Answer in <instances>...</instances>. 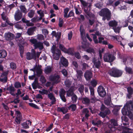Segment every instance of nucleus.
Instances as JSON below:
<instances>
[{
    "mask_svg": "<svg viewBox=\"0 0 133 133\" xmlns=\"http://www.w3.org/2000/svg\"><path fill=\"white\" fill-rule=\"evenodd\" d=\"M37 38L38 40H42L44 39L43 35L42 34H38L37 36Z\"/></svg>",
    "mask_w": 133,
    "mask_h": 133,
    "instance_id": "59",
    "label": "nucleus"
},
{
    "mask_svg": "<svg viewBox=\"0 0 133 133\" xmlns=\"http://www.w3.org/2000/svg\"><path fill=\"white\" fill-rule=\"evenodd\" d=\"M82 103L86 105H88L90 103V100L87 97L83 98H82Z\"/></svg>",
    "mask_w": 133,
    "mask_h": 133,
    "instance_id": "23",
    "label": "nucleus"
},
{
    "mask_svg": "<svg viewBox=\"0 0 133 133\" xmlns=\"http://www.w3.org/2000/svg\"><path fill=\"white\" fill-rule=\"evenodd\" d=\"M74 55L78 59H80L81 58V57L80 54L78 52H75L74 53Z\"/></svg>",
    "mask_w": 133,
    "mask_h": 133,
    "instance_id": "51",
    "label": "nucleus"
},
{
    "mask_svg": "<svg viewBox=\"0 0 133 133\" xmlns=\"http://www.w3.org/2000/svg\"><path fill=\"white\" fill-rule=\"evenodd\" d=\"M91 123L94 126H96L98 127L99 125H100L102 124V122L100 120H99L97 121V122H95L94 120L92 121Z\"/></svg>",
    "mask_w": 133,
    "mask_h": 133,
    "instance_id": "32",
    "label": "nucleus"
},
{
    "mask_svg": "<svg viewBox=\"0 0 133 133\" xmlns=\"http://www.w3.org/2000/svg\"><path fill=\"white\" fill-rule=\"evenodd\" d=\"M90 83L93 88L96 87L97 84V82L95 79H93L90 82Z\"/></svg>",
    "mask_w": 133,
    "mask_h": 133,
    "instance_id": "41",
    "label": "nucleus"
},
{
    "mask_svg": "<svg viewBox=\"0 0 133 133\" xmlns=\"http://www.w3.org/2000/svg\"><path fill=\"white\" fill-rule=\"evenodd\" d=\"M108 126L111 131H113L115 130V127L111 123L108 124Z\"/></svg>",
    "mask_w": 133,
    "mask_h": 133,
    "instance_id": "50",
    "label": "nucleus"
},
{
    "mask_svg": "<svg viewBox=\"0 0 133 133\" xmlns=\"http://www.w3.org/2000/svg\"><path fill=\"white\" fill-rule=\"evenodd\" d=\"M128 94L127 95V97L130 99L131 98V96L133 94V89L131 87H128L127 88Z\"/></svg>",
    "mask_w": 133,
    "mask_h": 133,
    "instance_id": "20",
    "label": "nucleus"
},
{
    "mask_svg": "<svg viewBox=\"0 0 133 133\" xmlns=\"http://www.w3.org/2000/svg\"><path fill=\"white\" fill-rule=\"evenodd\" d=\"M57 49L56 48L55 45H53L51 48V51L53 54H54L55 52V50Z\"/></svg>",
    "mask_w": 133,
    "mask_h": 133,
    "instance_id": "64",
    "label": "nucleus"
},
{
    "mask_svg": "<svg viewBox=\"0 0 133 133\" xmlns=\"http://www.w3.org/2000/svg\"><path fill=\"white\" fill-rule=\"evenodd\" d=\"M104 103L107 106H111L112 104L113 105L112 103L111 95L110 94H107V97L104 101Z\"/></svg>",
    "mask_w": 133,
    "mask_h": 133,
    "instance_id": "10",
    "label": "nucleus"
},
{
    "mask_svg": "<svg viewBox=\"0 0 133 133\" xmlns=\"http://www.w3.org/2000/svg\"><path fill=\"white\" fill-rule=\"evenodd\" d=\"M30 70L34 72L35 71H36V75L38 77H40L43 74L42 70L41 67L38 66L37 64L34 65V68L30 69Z\"/></svg>",
    "mask_w": 133,
    "mask_h": 133,
    "instance_id": "6",
    "label": "nucleus"
},
{
    "mask_svg": "<svg viewBox=\"0 0 133 133\" xmlns=\"http://www.w3.org/2000/svg\"><path fill=\"white\" fill-rule=\"evenodd\" d=\"M89 89L90 91L91 95V100H93L94 101H96V97H95L94 94V89L92 86H89Z\"/></svg>",
    "mask_w": 133,
    "mask_h": 133,
    "instance_id": "13",
    "label": "nucleus"
},
{
    "mask_svg": "<svg viewBox=\"0 0 133 133\" xmlns=\"http://www.w3.org/2000/svg\"><path fill=\"white\" fill-rule=\"evenodd\" d=\"M21 11L23 13H26L27 12V10L25 5H21L20 7Z\"/></svg>",
    "mask_w": 133,
    "mask_h": 133,
    "instance_id": "45",
    "label": "nucleus"
},
{
    "mask_svg": "<svg viewBox=\"0 0 133 133\" xmlns=\"http://www.w3.org/2000/svg\"><path fill=\"white\" fill-rule=\"evenodd\" d=\"M132 110L126 103L122 110V112L123 115H132Z\"/></svg>",
    "mask_w": 133,
    "mask_h": 133,
    "instance_id": "5",
    "label": "nucleus"
},
{
    "mask_svg": "<svg viewBox=\"0 0 133 133\" xmlns=\"http://www.w3.org/2000/svg\"><path fill=\"white\" fill-rule=\"evenodd\" d=\"M77 96L75 94H74L72 96L71 99L72 101V103H75L76 102L77 99Z\"/></svg>",
    "mask_w": 133,
    "mask_h": 133,
    "instance_id": "48",
    "label": "nucleus"
},
{
    "mask_svg": "<svg viewBox=\"0 0 133 133\" xmlns=\"http://www.w3.org/2000/svg\"><path fill=\"white\" fill-rule=\"evenodd\" d=\"M84 86L83 84L81 85H80L79 87L78 88V90L81 94L82 95L83 94V91L84 90Z\"/></svg>",
    "mask_w": 133,
    "mask_h": 133,
    "instance_id": "38",
    "label": "nucleus"
},
{
    "mask_svg": "<svg viewBox=\"0 0 133 133\" xmlns=\"http://www.w3.org/2000/svg\"><path fill=\"white\" fill-rule=\"evenodd\" d=\"M74 94V91L71 88H70L67 91V95L68 97L72 96Z\"/></svg>",
    "mask_w": 133,
    "mask_h": 133,
    "instance_id": "39",
    "label": "nucleus"
},
{
    "mask_svg": "<svg viewBox=\"0 0 133 133\" xmlns=\"http://www.w3.org/2000/svg\"><path fill=\"white\" fill-rule=\"evenodd\" d=\"M59 47V49L65 53L67 49L62 44H60Z\"/></svg>",
    "mask_w": 133,
    "mask_h": 133,
    "instance_id": "40",
    "label": "nucleus"
},
{
    "mask_svg": "<svg viewBox=\"0 0 133 133\" xmlns=\"http://www.w3.org/2000/svg\"><path fill=\"white\" fill-rule=\"evenodd\" d=\"M69 11V9L68 8H66L64 9V18L66 17L68 15V13Z\"/></svg>",
    "mask_w": 133,
    "mask_h": 133,
    "instance_id": "49",
    "label": "nucleus"
},
{
    "mask_svg": "<svg viewBox=\"0 0 133 133\" xmlns=\"http://www.w3.org/2000/svg\"><path fill=\"white\" fill-rule=\"evenodd\" d=\"M74 12L72 10H71L69 12L66 18H67L72 16H74Z\"/></svg>",
    "mask_w": 133,
    "mask_h": 133,
    "instance_id": "58",
    "label": "nucleus"
},
{
    "mask_svg": "<svg viewBox=\"0 0 133 133\" xmlns=\"http://www.w3.org/2000/svg\"><path fill=\"white\" fill-rule=\"evenodd\" d=\"M120 109V107L119 106H116L112 110V112L114 115H117L118 112Z\"/></svg>",
    "mask_w": 133,
    "mask_h": 133,
    "instance_id": "33",
    "label": "nucleus"
},
{
    "mask_svg": "<svg viewBox=\"0 0 133 133\" xmlns=\"http://www.w3.org/2000/svg\"><path fill=\"white\" fill-rule=\"evenodd\" d=\"M110 123L114 126V127L118 125L117 121L114 119H112L110 121Z\"/></svg>",
    "mask_w": 133,
    "mask_h": 133,
    "instance_id": "55",
    "label": "nucleus"
},
{
    "mask_svg": "<svg viewBox=\"0 0 133 133\" xmlns=\"http://www.w3.org/2000/svg\"><path fill=\"white\" fill-rule=\"evenodd\" d=\"M80 1L81 4L83 6L84 8H86L87 7L88 5V3L86 2L84 0H79Z\"/></svg>",
    "mask_w": 133,
    "mask_h": 133,
    "instance_id": "44",
    "label": "nucleus"
},
{
    "mask_svg": "<svg viewBox=\"0 0 133 133\" xmlns=\"http://www.w3.org/2000/svg\"><path fill=\"white\" fill-rule=\"evenodd\" d=\"M124 70L126 73L129 74L131 75L133 74V70L132 68L130 67L126 66L124 68Z\"/></svg>",
    "mask_w": 133,
    "mask_h": 133,
    "instance_id": "22",
    "label": "nucleus"
},
{
    "mask_svg": "<svg viewBox=\"0 0 133 133\" xmlns=\"http://www.w3.org/2000/svg\"><path fill=\"white\" fill-rule=\"evenodd\" d=\"M72 64L74 66L75 68H74L75 70H77L78 68V64L77 62L73 61L72 62Z\"/></svg>",
    "mask_w": 133,
    "mask_h": 133,
    "instance_id": "56",
    "label": "nucleus"
},
{
    "mask_svg": "<svg viewBox=\"0 0 133 133\" xmlns=\"http://www.w3.org/2000/svg\"><path fill=\"white\" fill-rule=\"evenodd\" d=\"M71 84V81L69 79H66L65 81V84L66 86L67 87H69Z\"/></svg>",
    "mask_w": 133,
    "mask_h": 133,
    "instance_id": "42",
    "label": "nucleus"
},
{
    "mask_svg": "<svg viewBox=\"0 0 133 133\" xmlns=\"http://www.w3.org/2000/svg\"><path fill=\"white\" fill-rule=\"evenodd\" d=\"M65 91L63 88L61 89L59 91V96L62 95H65Z\"/></svg>",
    "mask_w": 133,
    "mask_h": 133,
    "instance_id": "57",
    "label": "nucleus"
},
{
    "mask_svg": "<svg viewBox=\"0 0 133 133\" xmlns=\"http://www.w3.org/2000/svg\"><path fill=\"white\" fill-rule=\"evenodd\" d=\"M48 97L51 100V103L52 105L55 104L56 102V98L54 96L52 92H49V94H48Z\"/></svg>",
    "mask_w": 133,
    "mask_h": 133,
    "instance_id": "14",
    "label": "nucleus"
},
{
    "mask_svg": "<svg viewBox=\"0 0 133 133\" xmlns=\"http://www.w3.org/2000/svg\"><path fill=\"white\" fill-rule=\"evenodd\" d=\"M30 41L34 44V46L35 49H39L41 50L44 48L43 43L40 42H38L37 39H36L34 38L30 39Z\"/></svg>",
    "mask_w": 133,
    "mask_h": 133,
    "instance_id": "3",
    "label": "nucleus"
},
{
    "mask_svg": "<svg viewBox=\"0 0 133 133\" xmlns=\"http://www.w3.org/2000/svg\"><path fill=\"white\" fill-rule=\"evenodd\" d=\"M82 113L83 114H85V117L88 119V118L89 116V111L87 108H83L82 111Z\"/></svg>",
    "mask_w": 133,
    "mask_h": 133,
    "instance_id": "28",
    "label": "nucleus"
},
{
    "mask_svg": "<svg viewBox=\"0 0 133 133\" xmlns=\"http://www.w3.org/2000/svg\"><path fill=\"white\" fill-rule=\"evenodd\" d=\"M35 14V11L33 10H31L28 13V16L31 18L34 16Z\"/></svg>",
    "mask_w": 133,
    "mask_h": 133,
    "instance_id": "43",
    "label": "nucleus"
},
{
    "mask_svg": "<svg viewBox=\"0 0 133 133\" xmlns=\"http://www.w3.org/2000/svg\"><path fill=\"white\" fill-rule=\"evenodd\" d=\"M22 16V14L19 11H17L15 13L14 17L16 21H18L20 20Z\"/></svg>",
    "mask_w": 133,
    "mask_h": 133,
    "instance_id": "17",
    "label": "nucleus"
},
{
    "mask_svg": "<svg viewBox=\"0 0 133 133\" xmlns=\"http://www.w3.org/2000/svg\"><path fill=\"white\" fill-rule=\"evenodd\" d=\"M126 103L129 107L131 108V109L132 110L133 109V102L131 101L130 100L127 102Z\"/></svg>",
    "mask_w": 133,
    "mask_h": 133,
    "instance_id": "53",
    "label": "nucleus"
},
{
    "mask_svg": "<svg viewBox=\"0 0 133 133\" xmlns=\"http://www.w3.org/2000/svg\"><path fill=\"white\" fill-rule=\"evenodd\" d=\"M29 123H30V124L31 123V122L29 120L23 123L22 125L23 126V128L25 129L28 128H29L28 126Z\"/></svg>",
    "mask_w": 133,
    "mask_h": 133,
    "instance_id": "26",
    "label": "nucleus"
},
{
    "mask_svg": "<svg viewBox=\"0 0 133 133\" xmlns=\"http://www.w3.org/2000/svg\"><path fill=\"white\" fill-rule=\"evenodd\" d=\"M7 56L6 51L4 50H0V58H4Z\"/></svg>",
    "mask_w": 133,
    "mask_h": 133,
    "instance_id": "30",
    "label": "nucleus"
},
{
    "mask_svg": "<svg viewBox=\"0 0 133 133\" xmlns=\"http://www.w3.org/2000/svg\"><path fill=\"white\" fill-rule=\"evenodd\" d=\"M108 25L110 27L115 28L117 25L118 22L114 20H111L109 22Z\"/></svg>",
    "mask_w": 133,
    "mask_h": 133,
    "instance_id": "21",
    "label": "nucleus"
},
{
    "mask_svg": "<svg viewBox=\"0 0 133 133\" xmlns=\"http://www.w3.org/2000/svg\"><path fill=\"white\" fill-rule=\"evenodd\" d=\"M38 80L37 77L35 78L34 81L32 84V88L34 89H36L37 88V85L38 84Z\"/></svg>",
    "mask_w": 133,
    "mask_h": 133,
    "instance_id": "29",
    "label": "nucleus"
},
{
    "mask_svg": "<svg viewBox=\"0 0 133 133\" xmlns=\"http://www.w3.org/2000/svg\"><path fill=\"white\" fill-rule=\"evenodd\" d=\"M97 92L99 95L101 97H103L106 95V93L104 88L102 86H99L97 89Z\"/></svg>",
    "mask_w": 133,
    "mask_h": 133,
    "instance_id": "9",
    "label": "nucleus"
},
{
    "mask_svg": "<svg viewBox=\"0 0 133 133\" xmlns=\"http://www.w3.org/2000/svg\"><path fill=\"white\" fill-rule=\"evenodd\" d=\"M99 115L103 118L105 117L107 115H109L111 113L109 109L106 107L103 104H101Z\"/></svg>",
    "mask_w": 133,
    "mask_h": 133,
    "instance_id": "2",
    "label": "nucleus"
},
{
    "mask_svg": "<svg viewBox=\"0 0 133 133\" xmlns=\"http://www.w3.org/2000/svg\"><path fill=\"white\" fill-rule=\"evenodd\" d=\"M68 108L69 110H70L71 109V111H74L76 110L77 107L76 105L74 104H71L68 107Z\"/></svg>",
    "mask_w": 133,
    "mask_h": 133,
    "instance_id": "31",
    "label": "nucleus"
},
{
    "mask_svg": "<svg viewBox=\"0 0 133 133\" xmlns=\"http://www.w3.org/2000/svg\"><path fill=\"white\" fill-rule=\"evenodd\" d=\"M84 76L87 81H89L92 77V74L91 71L87 70L84 74Z\"/></svg>",
    "mask_w": 133,
    "mask_h": 133,
    "instance_id": "12",
    "label": "nucleus"
},
{
    "mask_svg": "<svg viewBox=\"0 0 133 133\" xmlns=\"http://www.w3.org/2000/svg\"><path fill=\"white\" fill-rule=\"evenodd\" d=\"M60 77L58 75H51L49 77V80L53 82L55 84H57L60 82Z\"/></svg>",
    "mask_w": 133,
    "mask_h": 133,
    "instance_id": "8",
    "label": "nucleus"
},
{
    "mask_svg": "<svg viewBox=\"0 0 133 133\" xmlns=\"http://www.w3.org/2000/svg\"><path fill=\"white\" fill-rule=\"evenodd\" d=\"M91 35L93 36V40L95 44H96L98 43V40L97 38V37L94 34H91Z\"/></svg>",
    "mask_w": 133,
    "mask_h": 133,
    "instance_id": "46",
    "label": "nucleus"
},
{
    "mask_svg": "<svg viewBox=\"0 0 133 133\" xmlns=\"http://www.w3.org/2000/svg\"><path fill=\"white\" fill-rule=\"evenodd\" d=\"M20 101V100L18 99V98H15L13 101H11L10 103H14V104H17L19 103Z\"/></svg>",
    "mask_w": 133,
    "mask_h": 133,
    "instance_id": "60",
    "label": "nucleus"
},
{
    "mask_svg": "<svg viewBox=\"0 0 133 133\" xmlns=\"http://www.w3.org/2000/svg\"><path fill=\"white\" fill-rule=\"evenodd\" d=\"M74 49L73 48H70L67 49L65 53L69 55L74 56Z\"/></svg>",
    "mask_w": 133,
    "mask_h": 133,
    "instance_id": "24",
    "label": "nucleus"
},
{
    "mask_svg": "<svg viewBox=\"0 0 133 133\" xmlns=\"http://www.w3.org/2000/svg\"><path fill=\"white\" fill-rule=\"evenodd\" d=\"M40 81L42 84L45 83L46 80L45 77L43 75H41L40 76Z\"/></svg>",
    "mask_w": 133,
    "mask_h": 133,
    "instance_id": "52",
    "label": "nucleus"
},
{
    "mask_svg": "<svg viewBox=\"0 0 133 133\" xmlns=\"http://www.w3.org/2000/svg\"><path fill=\"white\" fill-rule=\"evenodd\" d=\"M123 71L117 69L112 68L110 72V74L112 76L115 77H121L122 75Z\"/></svg>",
    "mask_w": 133,
    "mask_h": 133,
    "instance_id": "4",
    "label": "nucleus"
},
{
    "mask_svg": "<svg viewBox=\"0 0 133 133\" xmlns=\"http://www.w3.org/2000/svg\"><path fill=\"white\" fill-rule=\"evenodd\" d=\"M44 72L46 74H48L51 73L52 71L51 67L50 66H48L45 68Z\"/></svg>",
    "mask_w": 133,
    "mask_h": 133,
    "instance_id": "27",
    "label": "nucleus"
},
{
    "mask_svg": "<svg viewBox=\"0 0 133 133\" xmlns=\"http://www.w3.org/2000/svg\"><path fill=\"white\" fill-rule=\"evenodd\" d=\"M5 37L7 40H11L14 38L15 35L10 32H8L5 34Z\"/></svg>",
    "mask_w": 133,
    "mask_h": 133,
    "instance_id": "15",
    "label": "nucleus"
},
{
    "mask_svg": "<svg viewBox=\"0 0 133 133\" xmlns=\"http://www.w3.org/2000/svg\"><path fill=\"white\" fill-rule=\"evenodd\" d=\"M8 80V78L7 77H4L3 78H0V81L3 82V83H6Z\"/></svg>",
    "mask_w": 133,
    "mask_h": 133,
    "instance_id": "63",
    "label": "nucleus"
},
{
    "mask_svg": "<svg viewBox=\"0 0 133 133\" xmlns=\"http://www.w3.org/2000/svg\"><path fill=\"white\" fill-rule=\"evenodd\" d=\"M57 111L58 112H62L63 114H65L68 112V109L66 107H58L57 109Z\"/></svg>",
    "mask_w": 133,
    "mask_h": 133,
    "instance_id": "19",
    "label": "nucleus"
},
{
    "mask_svg": "<svg viewBox=\"0 0 133 133\" xmlns=\"http://www.w3.org/2000/svg\"><path fill=\"white\" fill-rule=\"evenodd\" d=\"M92 62L95 68L97 69H99L101 66V62L99 58L97 59L94 57L92 60Z\"/></svg>",
    "mask_w": 133,
    "mask_h": 133,
    "instance_id": "11",
    "label": "nucleus"
},
{
    "mask_svg": "<svg viewBox=\"0 0 133 133\" xmlns=\"http://www.w3.org/2000/svg\"><path fill=\"white\" fill-rule=\"evenodd\" d=\"M14 85V87L17 89L21 88V84L19 82H16L15 83Z\"/></svg>",
    "mask_w": 133,
    "mask_h": 133,
    "instance_id": "47",
    "label": "nucleus"
},
{
    "mask_svg": "<svg viewBox=\"0 0 133 133\" xmlns=\"http://www.w3.org/2000/svg\"><path fill=\"white\" fill-rule=\"evenodd\" d=\"M88 53L91 54H95L96 53L94 49L92 48L89 47L85 51Z\"/></svg>",
    "mask_w": 133,
    "mask_h": 133,
    "instance_id": "34",
    "label": "nucleus"
},
{
    "mask_svg": "<svg viewBox=\"0 0 133 133\" xmlns=\"http://www.w3.org/2000/svg\"><path fill=\"white\" fill-rule=\"evenodd\" d=\"M77 72V77L78 79L82 78V77L83 76V73L82 71L79 70H76Z\"/></svg>",
    "mask_w": 133,
    "mask_h": 133,
    "instance_id": "25",
    "label": "nucleus"
},
{
    "mask_svg": "<svg viewBox=\"0 0 133 133\" xmlns=\"http://www.w3.org/2000/svg\"><path fill=\"white\" fill-rule=\"evenodd\" d=\"M6 90L9 91L10 92H14L15 91L14 87L12 86V84H11V85L9 87H7L6 88Z\"/></svg>",
    "mask_w": 133,
    "mask_h": 133,
    "instance_id": "37",
    "label": "nucleus"
},
{
    "mask_svg": "<svg viewBox=\"0 0 133 133\" xmlns=\"http://www.w3.org/2000/svg\"><path fill=\"white\" fill-rule=\"evenodd\" d=\"M39 93L42 95H48L49 94L48 93L50 92L49 91V90H46L45 89H43L42 91L39 90Z\"/></svg>",
    "mask_w": 133,
    "mask_h": 133,
    "instance_id": "35",
    "label": "nucleus"
},
{
    "mask_svg": "<svg viewBox=\"0 0 133 133\" xmlns=\"http://www.w3.org/2000/svg\"><path fill=\"white\" fill-rule=\"evenodd\" d=\"M61 64L64 66H67L68 65V60L64 57L62 56L60 58Z\"/></svg>",
    "mask_w": 133,
    "mask_h": 133,
    "instance_id": "18",
    "label": "nucleus"
},
{
    "mask_svg": "<svg viewBox=\"0 0 133 133\" xmlns=\"http://www.w3.org/2000/svg\"><path fill=\"white\" fill-rule=\"evenodd\" d=\"M10 68L12 69H15L17 68L16 64L14 62H11L10 63Z\"/></svg>",
    "mask_w": 133,
    "mask_h": 133,
    "instance_id": "54",
    "label": "nucleus"
},
{
    "mask_svg": "<svg viewBox=\"0 0 133 133\" xmlns=\"http://www.w3.org/2000/svg\"><path fill=\"white\" fill-rule=\"evenodd\" d=\"M84 8V12L89 17H91V13L90 12L91 10L86 8V7Z\"/></svg>",
    "mask_w": 133,
    "mask_h": 133,
    "instance_id": "36",
    "label": "nucleus"
},
{
    "mask_svg": "<svg viewBox=\"0 0 133 133\" xmlns=\"http://www.w3.org/2000/svg\"><path fill=\"white\" fill-rule=\"evenodd\" d=\"M31 57L32 59L35 58V59L36 58V52L35 50H34V51L33 52L31 53Z\"/></svg>",
    "mask_w": 133,
    "mask_h": 133,
    "instance_id": "62",
    "label": "nucleus"
},
{
    "mask_svg": "<svg viewBox=\"0 0 133 133\" xmlns=\"http://www.w3.org/2000/svg\"><path fill=\"white\" fill-rule=\"evenodd\" d=\"M31 53L28 52L26 54V58L28 60H30L32 59L31 57Z\"/></svg>",
    "mask_w": 133,
    "mask_h": 133,
    "instance_id": "61",
    "label": "nucleus"
},
{
    "mask_svg": "<svg viewBox=\"0 0 133 133\" xmlns=\"http://www.w3.org/2000/svg\"><path fill=\"white\" fill-rule=\"evenodd\" d=\"M99 15L102 17V20L103 21H105L106 19L108 21L111 19V13L107 8L102 9L99 12Z\"/></svg>",
    "mask_w": 133,
    "mask_h": 133,
    "instance_id": "1",
    "label": "nucleus"
},
{
    "mask_svg": "<svg viewBox=\"0 0 133 133\" xmlns=\"http://www.w3.org/2000/svg\"><path fill=\"white\" fill-rule=\"evenodd\" d=\"M104 60L105 62H111L114 61L115 57L112 54H106L104 56Z\"/></svg>",
    "mask_w": 133,
    "mask_h": 133,
    "instance_id": "7",
    "label": "nucleus"
},
{
    "mask_svg": "<svg viewBox=\"0 0 133 133\" xmlns=\"http://www.w3.org/2000/svg\"><path fill=\"white\" fill-rule=\"evenodd\" d=\"M36 27L35 26L32 27L28 29L27 33L29 36H31L34 34V32L36 30Z\"/></svg>",
    "mask_w": 133,
    "mask_h": 133,
    "instance_id": "16",
    "label": "nucleus"
}]
</instances>
